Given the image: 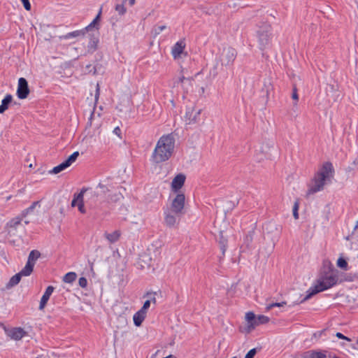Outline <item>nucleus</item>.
<instances>
[{
	"instance_id": "f257e3e1",
	"label": "nucleus",
	"mask_w": 358,
	"mask_h": 358,
	"mask_svg": "<svg viewBox=\"0 0 358 358\" xmlns=\"http://www.w3.org/2000/svg\"><path fill=\"white\" fill-rule=\"evenodd\" d=\"M338 282V272L330 265L327 271L320 273L313 285L307 290L303 301H307L315 294L333 287Z\"/></svg>"
},
{
	"instance_id": "f03ea898",
	"label": "nucleus",
	"mask_w": 358,
	"mask_h": 358,
	"mask_svg": "<svg viewBox=\"0 0 358 358\" xmlns=\"http://www.w3.org/2000/svg\"><path fill=\"white\" fill-rule=\"evenodd\" d=\"M175 148V138L172 134L163 135L159 138L152 153L151 159L159 164L167 161L172 156Z\"/></svg>"
},
{
	"instance_id": "7ed1b4c3",
	"label": "nucleus",
	"mask_w": 358,
	"mask_h": 358,
	"mask_svg": "<svg viewBox=\"0 0 358 358\" xmlns=\"http://www.w3.org/2000/svg\"><path fill=\"white\" fill-rule=\"evenodd\" d=\"M332 172V164L329 162L324 163L311 181L308 193L311 194L322 190L325 184L330 180Z\"/></svg>"
},
{
	"instance_id": "20e7f679",
	"label": "nucleus",
	"mask_w": 358,
	"mask_h": 358,
	"mask_svg": "<svg viewBox=\"0 0 358 358\" xmlns=\"http://www.w3.org/2000/svg\"><path fill=\"white\" fill-rule=\"evenodd\" d=\"M85 193H86V196H87V199L89 200L87 202H90V204L91 206H92L96 201V198L99 194V192L96 191V190H94V191L90 190L88 192L87 190H82L79 194L74 195L73 199L71 201V206L72 207L77 206L78 208V210L81 213H86L85 208L84 207V201H83Z\"/></svg>"
},
{
	"instance_id": "39448f33",
	"label": "nucleus",
	"mask_w": 358,
	"mask_h": 358,
	"mask_svg": "<svg viewBox=\"0 0 358 358\" xmlns=\"http://www.w3.org/2000/svg\"><path fill=\"white\" fill-rule=\"evenodd\" d=\"M257 36L262 48L267 46L272 38L271 27L268 24L260 26L257 31Z\"/></svg>"
},
{
	"instance_id": "423d86ee",
	"label": "nucleus",
	"mask_w": 358,
	"mask_h": 358,
	"mask_svg": "<svg viewBox=\"0 0 358 358\" xmlns=\"http://www.w3.org/2000/svg\"><path fill=\"white\" fill-rule=\"evenodd\" d=\"M185 194L177 193L172 199L170 197V206L168 208L174 214H181L185 207Z\"/></svg>"
},
{
	"instance_id": "0eeeda50",
	"label": "nucleus",
	"mask_w": 358,
	"mask_h": 358,
	"mask_svg": "<svg viewBox=\"0 0 358 358\" xmlns=\"http://www.w3.org/2000/svg\"><path fill=\"white\" fill-rule=\"evenodd\" d=\"M201 109L195 107H188L186 109L185 115L184 117L185 122L187 124H194L199 122Z\"/></svg>"
},
{
	"instance_id": "6e6552de",
	"label": "nucleus",
	"mask_w": 358,
	"mask_h": 358,
	"mask_svg": "<svg viewBox=\"0 0 358 358\" xmlns=\"http://www.w3.org/2000/svg\"><path fill=\"white\" fill-rule=\"evenodd\" d=\"M79 155L78 152H74L64 162L55 166L50 171V173L57 174L70 166L77 159Z\"/></svg>"
},
{
	"instance_id": "1a4fd4ad",
	"label": "nucleus",
	"mask_w": 358,
	"mask_h": 358,
	"mask_svg": "<svg viewBox=\"0 0 358 358\" xmlns=\"http://www.w3.org/2000/svg\"><path fill=\"white\" fill-rule=\"evenodd\" d=\"M236 57V51L232 48H224L221 55L222 65L229 66L233 64Z\"/></svg>"
},
{
	"instance_id": "9d476101",
	"label": "nucleus",
	"mask_w": 358,
	"mask_h": 358,
	"mask_svg": "<svg viewBox=\"0 0 358 358\" xmlns=\"http://www.w3.org/2000/svg\"><path fill=\"white\" fill-rule=\"evenodd\" d=\"M245 327L244 328V331L246 333H250L252 330H254L257 326H259L257 318L255 314L252 312H248L245 315Z\"/></svg>"
},
{
	"instance_id": "9b49d317",
	"label": "nucleus",
	"mask_w": 358,
	"mask_h": 358,
	"mask_svg": "<svg viewBox=\"0 0 358 358\" xmlns=\"http://www.w3.org/2000/svg\"><path fill=\"white\" fill-rule=\"evenodd\" d=\"M6 334L10 339L20 341L28 335L27 332L22 327H12L5 330Z\"/></svg>"
},
{
	"instance_id": "f8f14e48",
	"label": "nucleus",
	"mask_w": 358,
	"mask_h": 358,
	"mask_svg": "<svg viewBox=\"0 0 358 358\" xmlns=\"http://www.w3.org/2000/svg\"><path fill=\"white\" fill-rule=\"evenodd\" d=\"M29 94V89L28 83L24 78H20L18 80L17 96L20 99H26Z\"/></svg>"
},
{
	"instance_id": "ddd939ff",
	"label": "nucleus",
	"mask_w": 358,
	"mask_h": 358,
	"mask_svg": "<svg viewBox=\"0 0 358 358\" xmlns=\"http://www.w3.org/2000/svg\"><path fill=\"white\" fill-rule=\"evenodd\" d=\"M185 179L186 177L183 173L176 175L171 183V191L174 193H177L183 187Z\"/></svg>"
},
{
	"instance_id": "4468645a",
	"label": "nucleus",
	"mask_w": 358,
	"mask_h": 358,
	"mask_svg": "<svg viewBox=\"0 0 358 358\" xmlns=\"http://www.w3.org/2000/svg\"><path fill=\"white\" fill-rule=\"evenodd\" d=\"M275 148L274 142L272 141H264L259 147V151L264 155V157H268L271 155L273 150Z\"/></svg>"
},
{
	"instance_id": "2eb2a0df",
	"label": "nucleus",
	"mask_w": 358,
	"mask_h": 358,
	"mask_svg": "<svg viewBox=\"0 0 358 358\" xmlns=\"http://www.w3.org/2000/svg\"><path fill=\"white\" fill-rule=\"evenodd\" d=\"M185 46L186 44L183 39L178 41L174 44L171 50V54L174 59H178L180 57Z\"/></svg>"
},
{
	"instance_id": "dca6fc26",
	"label": "nucleus",
	"mask_w": 358,
	"mask_h": 358,
	"mask_svg": "<svg viewBox=\"0 0 358 358\" xmlns=\"http://www.w3.org/2000/svg\"><path fill=\"white\" fill-rule=\"evenodd\" d=\"M178 214H174L170 209L167 208L164 211L165 224L169 227H174L178 223Z\"/></svg>"
},
{
	"instance_id": "f3484780",
	"label": "nucleus",
	"mask_w": 358,
	"mask_h": 358,
	"mask_svg": "<svg viewBox=\"0 0 358 358\" xmlns=\"http://www.w3.org/2000/svg\"><path fill=\"white\" fill-rule=\"evenodd\" d=\"M54 289H55V288L52 286H48L46 288L43 295L41 297V301H40V305H39L40 310H43L45 308V306H46L47 302L49 300L50 296L52 295Z\"/></svg>"
},
{
	"instance_id": "a211bd4d",
	"label": "nucleus",
	"mask_w": 358,
	"mask_h": 358,
	"mask_svg": "<svg viewBox=\"0 0 358 358\" xmlns=\"http://www.w3.org/2000/svg\"><path fill=\"white\" fill-rule=\"evenodd\" d=\"M147 313L139 310L133 316V320L135 326L140 327L145 319Z\"/></svg>"
},
{
	"instance_id": "6ab92c4d",
	"label": "nucleus",
	"mask_w": 358,
	"mask_h": 358,
	"mask_svg": "<svg viewBox=\"0 0 358 358\" xmlns=\"http://www.w3.org/2000/svg\"><path fill=\"white\" fill-rule=\"evenodd\" d=\"M12 101L13 96L11 94H8L5 96L0 105V113H4L8 108L9 105L11 103Z\"/></svg>"
},
{
	"instance_id": "aec40b11",
	"label": "nucleus",
	"mask_w": 358,
	"mask_h": 358,
	"mask_svg": "<svg viewBox=\"0 0 358 358\" xmlns=\"http://www.w3.org/2000/svg\"><path fill=\"white\" fill-rule=\"evenodd\" d=\"M105 238L108 241L109 243H113L117 241L120 237V232L118 230H115L111 233H105Z\"/></svg>"
},
{
	"instance_id": "412c9836",
	"label": "nucleus",
	"mask_w": 358,
	"mask_h": 358,
	"mask_svg": "<svg viewBox=\"0 0 358 358\" xmlns=\"http://www.w3.org/2000/svg\"><path fill=\"white\" fill-rule=\"evenodd\" d=\"M85 34V30L81 29V30H77L72 32H69L66 34V35L59 36L60 39H69L71 38H76L80 36H84Z\"/></svg>"
},
{
	"instance_id": "4be33fe9",
	"label": "nucleus",
	"mask_w": 358,
	"mask_h": 358,
	"mask_svg": "<svg viewBox=\"0 0 358 358\" xmlns=\"http://www.w3.org/2000/svg\"><path fill=\"white\" fill-rule=\"evenodd\" d=\"M41 253L37 250L30 252L27 263L34 266L36 260L40 257Z\"/></svg>"
},
{
	"instance_id": "5701e85b",
	"label": "nucleus",
	"mask_w": 358,
	"mask_h": 358,
	"mask_svg": "<svg viewBox=\"0 0 358 358\" xmlns=\"http://www.w3.org/2000/svg\"><path fill=\"white\" fill-rule=\"evenodd\" d=\"M33 269L34 266L27 263L24 267L19 272V273L22 277H27L31 274Z\"/></svg>"
},
{
	"instance_id": "b1692460",
	"label": "nucleus",
	"mask_w": 358,
	"mask_h": 358,
	"mask_svg": "<svg viewBox=\"0 0 358 358\" xmlns=\"http://www.w3.org/2000/svg\"><path fill=\"white\" fill-rule=\"evenodd\" d=\"M21 278L22 276L19 273L12 276L7 284V287H12L17 285L20 282Z\"/></svg>"
},
{
	"instance_id": "393cba45",
	"label": "nucleus",
	"mask_w": 358,
	"mask_h": 358,
	"mask_svg": "<svg viewBox=\"0 0 358 358\" xmlns=\"http://www.w3.org/2000/svg\"><path fill=\"white\" fill-rule=\"evenodd\" d=\"M151 303L154 304L156 303V298L155 296H152L149 299L146 300L140 310L147 313L149 308L150 307Z\"/></svg>"
},
{
	"instance_id": "a878e982",
	"label": "nucleus",
	"mask_w": 358,
	"mask_h": 358,
	"mask_svg": "<svg viewBox=\"0 0 358 358\" xmlns=\"http://www.w3.org/2000/svg\"><path fill=\"white\" fill-rule=\"evenodd\" d=\"M77 275L75 272H69L63 277V281L66 283H72L76 280Z\"/></svg>"
},
{
	"instance_id": "bb28decb",
	"label": "nucleus",
	"mask_w": 358,
	"mask_h": 358,
	"mask_svg": "<svg viewBox=\"0 0 358 358\" xmlns=\"http://www.w3.org/2000/svg\"><path fill=\"white\" fill-rule=\"evenodd\" d=\"M336 266L344 271L349 269L348 262L342 256L337 259Z\"/></svg>"
},
{
	"instance_id": "cd10ccee",
	"label": "nucleus",
	"mask_w": 358,
	"mask_h": 358,
	"mask_svg": "<svg viewBox=\"0 0 358 358\" xmlns=\"http://www.w3.org/2000/svg\"><path fill=\"white\" fill-rule=\"evenodd\" d=\"M306 358H327V356L320 351H310L308 352Z\"/></svg>"
},
{
	"instance_id": "c85d7f7f",
	"label": "nucleus",
	"mask_w": 358,
	"mask_h": 358,
	"mask_svg": "<svg viewBox=\"0 0 358 358\" xmlns=\"http://www.w3.org/2000/svg\"><path fill=\"white\" fill-rule=\"evenodd\" d=\"M99 39L97 38H92L89 42L87 48L89 51L94 52L97 48Z\"/></svg>"
},
{
	"instance_id": "c756f323",
	"label": "nucleus",
	"mask_w": 358,
	"mask_h": 358,
	"mask_svg": "<svg viewBox=\"0 0 358 358\" xmlns=\"http://www.w3.org/2000/svg\"><path fill=\"white\" fill-rule=\"evenodd\" d=\"M21 223V219L19 217H15L11 220L8 224L7 226L9 229H16Z\"/></svg>"
},
{
	"instance_id": "7c9ffc66",
	"label": "nucleus",
	"mask_w": 358,
	"mask_h": 358,
	"mask_svg": "<svg viewBox=\"0 0 358 358\" xmlns=\"http://www.w3.org/2000/svg\"><path fill=\"white\" fill-rule=\"evenodd\" d=\"M101 10H99L98 15L93 20V21L89 25H87L85 29H83V30H85V32L89 31L91 28H92V27H94L95 26V24L99 20V18H100V16H101Z\"/></svg>"
},
{
	"instance_id": "2f4dec72",
	"label": "nucleus",
	"mask_w": 358,
	"mask_h": 358,
	"mask_svg": "<svg viewBox=\"0 0 358 358\" xmlns=\"http://www.w3.org/2000/svg\"><path fill=\"white\" fill-rule=\"evenodd\" d=\"M257 318L259 325L267 324L270 320L268 317L264 315H259L257 316Z\"/></svg>"
},
{
	"instance_id": "473e14b6",
	"label": "nucleus",
	"mask_w": 358,
	"mask_h": 358,
	"mask_svg": "<svg viewBox=\"0 0 358 358\" xmlns=\"http://www.w3.org/2000/svg\"><path fill=\"white\" fill-rule=\"evenodd\" d=\"M285 305H286V302L282 301L280 303H272L266 305V310L268 311L271 309H272L274 307H283Z\"/></svg>"
},
{
	"instance_id": "72a5a7b5",
	"label": "nucleus",
	"mask_w": 358,
	"mask_h": 358,
	"mask_svg": "<svg viewBox=\"0 0 358 358\" xmlns=\"http://www.w3.org/2000/svg\"><path fill=\"white\" fill-rule=\"evenodd\" d=\"M99 94H100V86H99V84L97 83L96 86V92H95V96H94V109L95 108L96 105L98 103Z\"/></svg>"
},
{
	"instance_id": "f704fd0d",
	"label": "nucleus",
	"mask_w": 358,
	"mask_h": 358,
	"mask_svg": "<svg viewBox=\"0 0 358 358\" xmlns=\"http://www.w3.org/2000/svg\"><path fill=\"white\" fill-rule=\"evenodd\" d=\"M115 10L121 15H124L127 11L123 4H117L115 6Z\"/></svg>"
},
{
	"instance_id": "c9c22d12",
	"label": "nucleus",
	"mask_w": 358,
	"mask_h": 358,
	"mask_svg": "<svg viewBox=\"0 0 358 358\" xmlns=\"http://www.w3.org/2000/svg\"><path fill=\"white\" fill-rule=\"evenodd\" d=\"M166 29V25H161V26H158L157 27H155L152 31L154 36H156L159 35L162 31H163Z\"/></svg>"
},
{
	"instance_id": "e433bc0d",
	"label": "nucleus",
	"mask_w": 358,
	"mask_h": 358,
	"mask_svg": "<svg viewBox=\"0 0 358 358\" xmlns=\"http://www.w3.org/2000/svg\"><path fill=\"white\" fill-rule=\"evenodd\" d=\"M299 203L296 201L293 206V216L297 220L299 218Z\"/></svg>"
},
{
	"instance_id": "4c0bfd02",
	"label": "nucleus",
	"mask_w": 358,
	"mask_h": 358,
	"mask_svg": "<svg viewBox=\"0 0 358 358\" xmlns=\"http://www.w3.org/2000/svg\"><path fill=\"white\" fill-rule=\"evenodd\" d=\"M78 285L82 287V288H85L87 285V280L84 277H81L79 278L78 280Z\"/></svg>"
},
{
	"instance_id": "58836bf2",
	"label": "nucleus",
	"mask_w": 358,
	"mask_h": 358,
	"mask_svg": "<svg viewBox=\"0 0 358 358\" xmlns=\"http://www.w3.org/2000/svg\"><path fill=\"white\" fill-rule=\"evenodd\" d=\"M97 188H99L100 189V192H103V193L110 191V189L108 188V187H107L106 185H103L102 183H99Z\"/></svg>"
},
{
	"instance_id": "ea45409f",
	"label": "nucleus",
	"mask_w": 358,
	"mask_h": 358,
	"mask_svg": "<svg viewBox=\"0 0 358 358\" xmlns=\"http://www.w3.org/2000/svg\"><path fill=\"white\" fill-rule=\"evenodd\" d=\"M95 120H96V118H95L94 113V110H93L91 113L90 117H89L88 122H87V126L92 127L94 124L93 122Z\"/></svg>"
},
{
	"instance_id": "a19ab883",
	"label": "nucleus",
	"mask_w": 358,
	"mask_h": 358,
	"mask_svg": "<svg viewBox=\"0 0 358 358\" xmlns=\"http://www.w3.org/2000/svg\"><path fill=\"white\" fill-rule=\"evenodd\" d=\"M256 349L253 348L251 349L246 355L245 358H254L255 355H256Z\"/></svg>"
},
{
	"instance_id": "79ce46f5",
	"label": "nucleus",
	"mask_w": 358,
	"mask_h": 358,
	"mask_svg": "<svg viewBox=\"0 0 358 358\" xmlns=\"http://www.w3.org/2000/svg\"><path fill=\"white\" fill-rule=\"evenodd\" d=\"M21 1L22 2L24 8L27 10H31V4L29 3V0H21Z\"/></svg>"
},
{
	"instance_id": "37998d69",
	"label": "nucleus",
	"mask_w": 358,
	"mask_h": 358,
	"mask_svg": "<svg viewBox=\"0 0 358 358\" xmlns=\"http://www.w3.org/2000/svg\"><path fill=\"white\" fill-rule=\"evenodd\" d=\"M292 98L295 100L296 102L298 101L299 100V96H298V94H297V90H296V88L294 87L293 88V92H292Z\"/></svg>"
},
{
	"instance_id": "c03bdc74",
	"label": "nucleus",
	"mask_w": 358,
	"mask_h": 358,
	"mask_svg": "<svg viewBox=\"0 0 358 358\" xmlns=\"http://www.w3.org/2000/svg\"><path fill=\"white\" fill-rule=\"evenodd\" d=\"M122 198V196L120 194H115L114 195V199L113 198H111L110 200L112 201H119L120 199Z\"/></svg>"
},
{
	"instance_id": "a18cd8bd",
	"label": "nucleus",
	"mask_w": 358,
	"mask_h": 358,
	"mask_svg": "<svg viewBox=\"0 0 358 358\" xmlns=\"http://www.w3.org/2000/svg\"><path fill=\"white\" fill-rule=\"evenodd\" d=\"M336 337H338V338H341V339H345V340H347V341H350V339L345 336L344 335H343L340 332H338L336 333Z\"/></svg>"
},
{
	"instance_id": "49530a36",
	"label": "nucleus",
	"mask_w": 358,
	"mask_h": 358,
	"mask_svg": "<svg viewBox=\"0 0 358 358\" xmlns=\"http://www.w3.org/2000/svg\"><path fill=\"white\" fill-rule=\"evenodd\" d=\"M113 133H114L115 135H117V136H119V137H120V136H121V130H120V129L118 127H115V128L114 129V130H113Z\"/></svg>"
},
{
	"instance_id": "de8ad7c7",
	"label": "nucleus",
	"mask_w": 358,
	"mask_h": 358,
	"mask_svg": "<svg viewBox=\"0 0 358 358\" xmlns=\"http://www.w3.org/2000/svg\"><path fill=\"white\" fill-rule=\"evenodd\" d=\"M185 81H188V82H191V79L190 78H185L184 76H182L179 78V82L181 83H184Z\"/></svg>"
},
{
	"instance_id": "09e8293b",
	"label": "nucleus",
	"mask_w": 358,
	"mask_h": 358,
	"mask_svg": "<svg viewBox=\"0 0 358 358\" xmlns=\"http://www.w3.org/2000/svg\"><path fill=\"white\" fill-rule=\"evenodd\" d=\"M37 204H38V203H34L32 204V206H30V207L27 209V210H28V211H31V210H32L34 208V207H35Z\"/></svg>"
},
{
	"instance_id": "8fccbe9b",
	"label": "nucleus",
	"mask_w": 358,
	"mask_h": 358,
	"mask_svg": "<svg viewBox=\"0 0 358 358\" xmlns=\"http://www.w3.org/2000/svg\"><path fill=\"white\" fill-rule=\"evenodd\" d=\"M130 6H133L136 3V0H128Z\"/></svg>"
},
{
	"instance_id": "3c124183",
	"label": "nucleus",
	"mask_w": 358,
	"mask_h": 358,
	"mask_svg": "<svg viewBox=\"0 0 358 358\" xmlns=\"http://www.w3.org/2000/svg\"><path fill=\"white\" fill-rule=\"evenodd\" d=\"M94 74H96V68H95V67H94Z\"/></svg>"
},
{
	"instance_id": "603ef678",
	"label": "nucleus",
	"mask_w": 358,
	"mask_h": 358,
	"mask_svg": "<svg viewBox=\"0 0 358 358\" xmlns=\"http://www.w3.org/2000/svg\"><path fill=\"white\" fill-rule=\"evenodd\" d=\"M356 278H358V271L355 274Z\"/></svg>"
},
{
	"instance_id": "864d4df0",
	"label": "nucleus",
	"mask_w": 358,
	"mask_h": 358,
	"mask_svg": "<svg viewBox=\"0 0 358 358\" xmlns=\"http://www.w3.org/2000/svg\"><path fill=\"white\" fill-rule=\"evenodd\" d=\"M99 125V122H97V123L96 124V126H97V127H98Z\"/></svg>"
},
{
	"instance_id": "5fc2aeb1",
	"label": "nucleus",
	"mask_w": 358,
	"mask_h": 358,
	"mask_svg": "<svg viewBox=\"0 0 358 358\" xmlns=\"http://www.w3.org/2000/svg\"><path fill=\"white\" fill-rule=\"evenodd\" d=\"M357 226H358V222H357V224L356 225V227H357Z\"/></svg>"
},
{
	"instance_id": "6e6d98bb",
	"label": "nucleus",
	"mask_w": 358,
	"mask_h": 358,
	"mask_svg": "<svg viewBox=\"0 0 358 358\" xmlns=\"http://www.w3.org/2000/svg\"><path fill=\"white\" fill-rule=\"evenodd\" d=\"M357 344H358V340H357Z\"/></svg>"
}]
</instances>
